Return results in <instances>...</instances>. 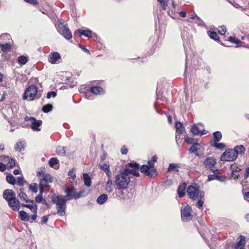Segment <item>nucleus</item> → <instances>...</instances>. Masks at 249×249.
<instances>
[{
    "label": "nucleus",
    "instance_id": "f257e3e1",
    "mask_svg": "<svg viewBox=\"0 0 249 249\" xmlns=\"http://www.w3.org/2000/svg\"><path fill=\"white\" fill-rule=\"evenodd\" d=\"M140 168V165L136 162H130L127 164L124 169L121 171L115 177V185L118 190H124L127 189L130 182V175L139 177V173L138 172Z\"/></svg>",
    "mask_w": 249,
    "mask_h": 249
},
{
    "label": "nucleus",
    "instance_id": "f03ea898",
    "mask_svg": "<svg viewBox=\"0 0 249 249\" xmlns=\"http://www.w3.org/2000/svg\"><path fill=\"white\" fill-rule=\"evenodd\" d=\"M71 199V198H66L65 196H58L53 197L52 201L56 204L57 213L60 216L65 214L66 202Z\"/></svg>",
    "mask_w": 249,
    "mask_h": 249
},
{
    "label": "nucleus",
    "instance_id": "7ed1b4c3",
    "mask_svg": "<svg viewBox=\"0 0 249 249\" xmlns=\"http://www.w3.org/2000/svg\"><path fill=\"white\" fill-rule=\"evenodd\" d=\"M157 158L156 156H154L151 160L148 161L147 165H143L140 168V171L142 173H143L145 175L152 177L156 172V169L154 166V162H156Z\"/></svg>",
    "mask_w": 249,
    "mask_h": 249
},
{
    "label": "nucleus",
    "instance_id": "20e7f679",
    "mask_svg": "<svg viewBox=\"0 0 249 249\" xmlns=\"http://www.w3.org/2000/svg\"><path fill=\"white\" fill-rule=\"evenodd\" d=\"M58 31L59 33L62 34L65 38L70 39L72 37L71 33L69 28L67 27V23L64 20L62 19H59L58 21Z\"/></svg>",
    "mask_w": 249,
    "mask_h": 249
},
{
    "label": "nucleus",
    "instance_id": "39448f33",
    "mask_svg": "<svg viewBox=\"0 0 249 249\" xmlns=\"http://www.w3.org/2000/svg\"><path fill=\"white\" fill-rule=\"evenodd\" d=\"M192 208L186 203L183 204L181 208V216L183 221H188L192 218Z\"/></svg>",
    "mask_w": 249,
    "mask_h": 249
},
{
    "label": "nucleus",
    "instance_id": "423d86ee",
    "mask_svg": "<svg viewBox=\"0 0 249 249\" xmlns=\"http://www.w3.org/2000/svg\"><path fill=\"white\" fill-rule=\"evenodd\" d=\"M37 92V87L33 85L29 86L24 92V99L29 101L33 100L36 97Z\"/></svg>",
    "mask_w": 249,
    "mask_h": 249
},
{
    "label": "nucleus",
    "instance_id": "0eeeda50",
    "mask_svg": "<svg viewBox=\"0 0 249 249\" xmlns=\"http://www.w3.org/2000/svg\"><path fill=\"white\" fill-rule=\"evenodd\" d=\"M236 153L232 149L226 150L221 156V160L222 161H233L236 158Z\"/></svg>",
    "mask_w": 249,
    "mask_h": 249
},
{
    "label": "nucleus",
    "instance_id": "6e6552de",
    "mask_svg": "<svg viewBox=\"0 0 249 249\" xmlns=\"http://www.w3.org/2000/svg\"><path fill=\"white\" fill-rule=\"evenodd\" d=\"M201 191L198 187L192 185L189 186L187 189V195L192 200H196L200 196Z\"/></svg>",
    "mask_w": 249,
    "mask_h": 249
},
{
    "label": "nucleus",
    "instance_id": "1a4fd4ad",
    "mask_svg": "<svg viewBox=\"0 0 249 249\" xmlns=\"http://www.w3.org/2000/svg\"><path fill=\"white\" fill-rule=\"evenodd\" d=\"M64 191L67 194V195L65 196L66 198H71H71L77 199L81 197V193L76 192L75 189L73 187L71 188H67Z\"/></svg>",
    "mask_w": 249,
    "mask_h": 249
},
{
    "label": "nucleus",
    "instance_id": "9d476101",
    "mask_svg": "<svg viewBox=\"0 0 249 249\" xmlns=\"http://www.w3.org/2000/svg\"><path fill=\"white\" fill-rule=\"evenodd\" d=\"M2 38H6L8 40L11 38L10 35L8 34H4L0 36V48L3 52L9 51L11 49V46L9 43H4L1 41Z\"/></svg>",
    "mask_w": 249,
    "mask_h": 249
},
{
    "label": "nucleus",
    "instance_id": "9b49d317",
    "mask_svg": "<svg viewBox=\"0 0 249 249\" xmlns=\"http://www.w3.org/2000/svg\"><path fill=\"white\" fill-rule=\"evenodd\" d=\"M25 120L26 121H30L31 122V128L34 130L36 131H40V129L39 128V127L42 124V121L40 120H38L36 119L34 117H26L25 118Z\"/></svg>",
    "mask_w": 249,
    "mask_h": 249
},
{
    "label": "nucleus",
    "instance_id": "f8f14e48",
    "mask_svg": "<svg viewBox=\"0 0 249 249\" xmlns=\"http://www.w3.org/2000/svg\"><path fill=\"white\" fill-rule=\"evenodd\" d=\"M189 151L191 153H194L196 156H201L203 154V148L198 143H194L189 148Z\"/></svg>",
    "mask_w": 249,
    "mask_h": 249
},
{
    "label": "nucleus",
    "instance_id": "ddd939ff",
    "mask_svg": "<svg viewBox=\"0 0 249 249\" xmlns=\"http://www.w3.org/2000/svg\"><path fill=\"white\" fill-rule=\"evenodd\" d=\"M3 197L7 202L16 197V194L11 189H6L3 192Z\"/></svg>",
    "mask_w": 249,
    "mask_h": 249
},
{
    "label": "nucleus",
    "instance_id": "4468645a",
    "mask_svg": "<svg viewBox=\"0 0 249 249\" xmlns=\"http://www.w3.org/2000/svg\"><path fill=\"white\" fill-rule=\"evenodd\" d=\"M60 58V54L58 52H53L49 54L48 60L50 63L54 64L57 63Z\"/></svg>",
    "mask_w": 249,
    "mask_h": 249
},
{
    "label": "nucleus",
    "instance_id": "2eb2a0df",
    "mask_svg": "<svg viewBox=\"0 0 249 249\" xmlns=\"http://www.w3.org/2000/svg\"><path fill=\"white\" fill-rule=\"evenodd\" d=\"M1 160L4 162L8 161L6 166L7 168H12L15 166V161L13 159L10 158L8 156H2Z\"/></svg>",
    "mask_w": 249,
    "mask_h": 249
},
{
    "label": "nucleus",
    "instance_id": "dca6fc26",
    "mask_svg": "<svg viewBox=\"0 0 249 249\" xmlns=\"http://www.w3.org/2000/svg\"><path fill=\"white\" fill-rule=\"evenodd\" d=\"M204 165L207 168L211 169L216 163V160L213 157H207L204 161Z\"/></svg>",
    "mask_w": 249,
    "mask_h": 249
},
{
    "label": "nucleus",
    "instance_id": "f3484780",
    "mask_svg": "<svg viewBox=\"0 0 249 249\" xmlns=\"http://www.w3.org/2000/svg\"><path fill=\"white\" fill-rule=\"evenodd\" d=\"M8 203L9 206L14 211H18L19 210L20 208L19 202L16 197L12 200H10V201L8 202Z\"/></svg>",
    "mask_w": 249,
    "mask_h": 249
},
{
    "label": "nucleus",
    "instance_id": "a211bd4d",
    "mask_svg": "<svg viewBox=\"0 0 249 249\" xmlns=\"http://www.w3.org/2000/svg\"><path fill=\"white\" fill-rule=\"evenodd\" d=\"M228 40L230 41L231 43H235L237 45V47L242 46L244 47L249 48V45H247L244 42H241L237 38L234 37H229L228 39Z\"/></svg>",
    "mask_w": 249,
    "mask_h": 249
},
{
    "label": "nucleus",
    "instance_id": "6ab92c4d",
    "mask_svg": "<svg viewBox=\"0 0 249 249\" xmlns=\"http://www.w3.org/2000/svg\"><path fill=\"white\" fill-rule=\"evenodd\" d=\"M52 182V178L50 175L45 174L43 176L42 178H40L39 185H46L47 184Z\"/></svg>",
    "mask_w": 249,
    "mask_h": 249
},
{
    "label": "nucleus",
    "instance_id": "aec40b11",
    "mask_svg": "<svg viewBox=\"0 0 249 249\" xmlns=\"http://www.w3.org/2000/svg\"><path fill=\"white\" fill-rule=\"evenodd\" d=\"M237 240H238V241L236 244L235 249H240V248L243 249V247L245 244V237L243 236H240L238 238Z\"/></svg>",
    "mask_w": 249,
    "mask_h": 249
},
{
    "label": "nucleus",
    "instance_id": "412c9836",
    "mask_svg": "<svg viewBox=\"0 0 249 249\" xmlns=\"http://www.w3.org/2000/svg\"><path fill=\"white\" fill-rule=\"evenodd\" d=\"M26 142L25 141H20L18 142L15 146V150L16 151H20L21 150H24L25 148Z\"/></svg>",
    "mask_w": 249,
    "mask_h": 249
},
{
    "label": "nucleus",
    "instance_id": "4be33fe9",
    "mask_svg": "<svg viewBox=\"0 0 249 249\" xmlns=\"http://www.w3.org/2000/svg\"><path fill=\"white\" fill-rule=\"evenodd\" d=\"M90 91L95 95H101L104 93V89L99 87H92L90 88Z\"/></svg>",
    "mask_w": 249,
    "mask_h": 249
},
{
    "label": "nucleus",
    "instance_id": "5701e85b",
    "mask_svg": "<svg viewBox=\"0 0 249 249\" xmlns=\"http://www.w3.org/2000/svg\"><path fill=\"white\" fill-rule=\"evenodd\" d=\"M113 190V184L112 179H107L105 185V190L107 193L112 192Z\"/></svg>",
    "mask_w": 249,
    "mask_h": 249
},
{
    "label": "nucleus",
    "instance_id": "b1692460",
    "mask_svg": "<svg viewBox=\"0 0 249 249\" xmlns=\"http://www.w3.org/2000/svg\"><path fill=\"white\" fill-rule=\"evenodd\" d=\"M191 131L194 135H203L206 133V132H204L203 131L201 132V131L199 129L198 127L195 124L191 126Z\"/></svg>",
    "mask_w": 249,
    "mask_h": 249
},
{
    "label": "nucleus",
    "instance_id": "393cba45",
    "mask_svg": "<svg viewBox=\"0 0 249 249\" xmlns=\"http://www.w3.org/2000/svg\"><path fill=\"white\" fill-rule=\"evenodd\" d=\"M186 184L185 183H183L181 185H179L178 187V196L179 197H182L185 195V190L186 188Z\"/></svg>",
    "mask_w": 249,
    "mask_h": 249
},
{
    "label": "nucleus",
    "instance_id": "a878e982",
    "mask_svg": "<svg viewBox=\"0 0 249 249\" xmlns=\"http://www.w3.org/2000/svg\"><path fill=\"white\" fill-rule=\"evenodd\" d=\"M175 126L176 127L177 135L179 136L183 132L184 127L182 126V124L180 122H176Z\"/></svg>",
    "mask_w": 249,
    "mask_h": 249
},
{
    "label": "nucleus",
    "instance_id": "bb28decb",
    "mask_svg": "<svg viewBox=\"0 0 249 249\" xmlns=\"http://www.w3.org/2000/svg\"><path fill=\"white\" fill-rule=\"evenodd\" d=\"M77 31L80 35H83L87 37H91L92 36L91 31L89 30L79 29Z\"/></svg>",
    "mask_w": 249,
    "mask_h": 249
},
{
    "label": "nucleus",
    "instance_id": "cd10ccee",
    "mask_svg": "<svg viewBox=\"0 0 249 249\" xmlns=\"http://www.w3.org/2000/svg\"><path fill=\"white\" fill-rule=\"evenodd\" d=\"M204 196L205 192L204 191H201L200 193V196H199V200L197 203V206L198 208H201L203 206V204L204 202Z\"/></svg>",
    "mask_w": 249,
    "mask_h": 249
},
{
    "label": "nucleus",
    "instance_id": "c85d7f7f",
    "mask_svg": "<svg viewBox=\"0 0 249 249\" xmlns=\"http://www.w3.org/2000/svg\"><path fill=\"white\" fill-rule=\"evenodd\" d=\"M108 196L106 194L100 195L97 199V202L101 205L104 204L107 199Z\"/></svg>",
    "mask_w": 249,
    "mask_h": 249
},
{
    "label": "nucleus",
    "instance_id": "c756f323",
    "mask_svg": "<svg viewBox=\"0 0 249 249\" xmlns=\"http://www.w3.org/2000/svg\"><path fill=\"white\" fill-rule=\"evenodd\" d=\"M233 150H235V152L236 153V157L239 154H242L244 153L245 149L244 146L242 145L236 146L234 147V149H232Z\"/></svg>",
    "mask_w": 249,
    "mask_h": 249
},
{
    "label": "nucleus",
    "instance_id": "7c9ffc66",
    "mask_svg": "<svg viewBox=\"0 0 249 249\" xmlns=\"http://www.w3.org/2000/svg\"><path fill=\"white\" fill-rule=\"evenodd\" d=\"M18 196L21 200L25 201L26 202H33V200L31 201L29 199H27V196L26 195V194L25 193H24L22 191L21 189H20V192L18 194Z\"/></svg>",
    "mask_w": 249,
    "mask_h": 249
},
{
    "label": "nucleus",
    "instance_id": "2f4dec72",
    "mask_svg": "<svg viewBox=\"0 0 249 249\" xmlns=\"http://www.w3.org/2000/svg\"><path fill=\"white\" fill-rule=\"evenodd\" d=\"M83 180L86 186L89 187L91 185V179L88 174L86 173L83 174Z\"/></svg>",
    "mask_w": 249,
    "mask_h": 249
},
{
    "label": "nucleus",
    "instance_id": "473e14b6",
    "mask_svg": "<svg viewBox=\"0 0 249 249\" xmlns=\"http://www.w3.org/2000/svg\"><path fill=\"white\" fill-rule=\"evenodd\" d=\"M28 61V57L24 55L20 56L18 57V64L21 66L24 65L25 64H26Z\"/></svg>",
    "mask_w": 249,
    "mask_h": 249
},
{
    "label": "nucleus",
    "instance_id": "72a5a7b5",
    "mask_svg": "<svg viewBox=\"0 0 249 249\" xmlns=\"http://www.w3.org/2000/svg\"><path fill=\"white\" fill-rule=\"evenodd\" d=\"M19 216L23 221H28L29 219L28 213L23 211H20L19 212Z\"/></svg>",
    "mask_w": 249,
    "mask_h": 249
},
{
    "label": "nucleus",
    "instance_id": "f704fd0d",
    "mask_svg": "<svg viewBox=\"0 0 249 249\" xmlns=\"http://www.w3.org/2000/svg\"><path fill=\"white\" fill-rule=\"evenodd\" d=\"M178 166L177 164L170 163L168 168V171L171 172L172 171H175L176 172H178Z\"/></svg>",
    "mask_w": 249,
    "mask_h": 249
},
{
    "label": "nucleus",
    "instance_id": "c9c22d12",
    "mask_svg": "<svg viewBox=\"0 0 249 249\" xmlns=\"http://www.w3.org/2000/svg\"><path fill=\"white\" fill-rule=\"evenodd\" d=\"M6 180L7 181L11 184H14L15 183V178L11 174H9L6 176Z\"/></svg>",
    "mask_w": 249,
    "mask_h": 249
},
{
    "label": "nucleus",
    "instance_id": "e433bc0d",
    "mask_svg": "<svg viewBox=\"0 0 249 249\" xmlns=\"http://www.w3.org/2000/svg\"><path fill=\"white\" fill-rule=\"evenodd\" d=\"M53 106L51 104H47L43 106L42 111L44 112L48 113L52 111Z\"/></svg>",
    "mask_w": 249,
    "mask_h": 249
},
{
    "label": "nucleus",
    "instance_id": "4c0bfd02",
    "mask_svg": "<svg viewBox=\"0 0 249 249\" xmlns=\"http://www.w3.org/2000/svg\"><path fill=\"white\" fill-rule=\"evenodd\" d=\"M213 137L214 138V142H219L222 138V134L221 132L217 131L213 133Z\"/></svg>",
    "mask_w": 249,
    "mask_h": 249
},
{
    "label": "nucleus",
    "instance_id": "58836bf2",
    "mask_svg": "<svg viewBox=\"0 0 249 249\" xmlns=\"http://www.w3.org/2000/svg\"><path fill=\"white\" fill-rule=\"evenodd\" d=\"M59 163V160L55 158H52L49 160V164L51 167Z\"/></svg>",
    "mask_w": 249,
    "mask_h": 249
},
{
    "label": "nucleus",
    "instance_id": "ea45409f",
    "mask_svg": "<svg viewBox=\"0 0 249 249\" xmlns=\"http://www.w3.org/2000/svg\"><path fill=\"white\" fill-rule=\"evenodd\" d=\"M46 170L44 167H41L38 169L37 175L38 177H42L45 175Z\"/></svg>",
    "mask_w": 249,
    "mask_h": 249
},
{
    "label": "nucleus",
    "instance_id": "a19ab883",
    "mask_svg": "<svg viewBox=\"0 0 249 249\" xmlns=\"http://www.w3.org/2000/svg\"><path fill=\"white\" fill-rule=\"evenodd\" d=\"M56 152L58 155H63L65 154V150L64 147L58 146L57 147Z\"/></svg>",
    "mask_w": 249,
    "mask_h": 249
},
{
    "label": "nucleus",
    "instance_id": "79ce46f5",
    "mask_svg": "<svg viewBox=\"0 0 249 249\" xmlns=\"http://www.w3.org/2000/svg\"><path fill=\"white\" fill-rule=\"evenodd\" d=\"M157 1L160 3L163 10H165L168 4V0H157Z\"/></svg>",
    "mask_w": 249,
    "mask_h": 249
},
{
    "label": "nucleus",
    "instance_id": "37998d69",
    "mask_svg": "<svg viewBox=\"0 0 249 249\" xmlns=\"http://www.w3.org/2000/svg\"><path fill=\"white\" fill-rule=\"evenodd\" d=\"M109 163L108 162L106 161L104 162L103 164L100 165V168L106 171L108 169H109Z\"/></svg>",
    "mask_w": 249,
    "mask_h": 249
},
{
    "label": "nucleus",
    "instance_id": "c03bdc74",
    "mask_svg": "<svg viewBox=\"0 0 249 249\" xmlns=\"http://www.w3.org/2000/svg\"><path fill=\"white\" fill-rule=\"evenodd\" d=\"M208 35L210 38L215 40H216L219 38L217 33L215 32H209Z\"/></svg>",
    "mask_w": 249,
    "mask_h": 249
},
{
    "label": "nucleus",
    "instance_id": "a18cd8bd",
    "mask_svg": "<svg viewBox=\"0 0 249 249\" xmlns=\"http://www.w3.org/2000/svg\"><path fill=\"white\" fill-rule=\"evenodd\" d=\"M212 145L216 147L217 149H223L225 147V145L223 143H217L216 142H214L212 144Z\"/></svg>",
    "mask_w": 249,
    "mask_h": 249
},
{
    "label": "nucleus",
    "instance_id": "49530a36",
    "mask_svg": "<svg viewBox=\"0 0 249 249\" xmlns=\"http://www.w3.org/2000/svg\"><path fill=\"white\" fill-rule=\"evenodd\" d=\"M29 189L34 193H36L37 192V184L32 183L29 186Z\"/></svg>",
    "mask_w": 249,
    "mask_h": 249
},
{
    "label": "nucleus",
    "instance_id": "de8ad7c7",
    "mask_svg": "<svg viewBox=\"0 0 249 249\" xmlns=\"http://www.w3.org/2000/svg\"><path fill=\"white\" fill-rule=\"evenodd\" d=\"M185 141L190 144H194V143H196L197 140L192 138L187 137L185 138Z\"/></svg>",
    "mask_w": 249,
    "mask_h": 249
},
{
    "label": "nucleus",
    "instance_id": "09e8293b",
    "mask_svg": "<svg viewBox=\"0 0 249 249\" xmlns=\"http://www.w3.org/2000/svg\"><path fill=\"white\" fill-rule=\"evenodd\" d=\"M226 32V27L224 25L219 27L218 32L221 35H224Z\"/></svg>",
    "mask_w": 249,
    "mask_h": 249
},
{
    "label": "nucleus",
    "instance_id": "8fccbe9b",
    "mask_svg": "<svg viewBox=\"0 0 249 249\" xmlns=\"http://www.w3.org/2000/svg\"><path fill=\"white\" fill-rule=\"evenodd\" d=\"M29 209L32 212L36 213L37 211V207L35 203L31 205Z\"/></svg>",
    "mask_w": 249,
    "mask_h": 249
},
{
    "label": "nucleus",
    "instance_id": "3c124183",
    "mask_svg": "<svg viewBox=\"0 0 249 249\" xmlns=\"http://www.w3.org/2000/svg\"><path fill=\"white\" fill-rule=\"evenodd\" d=\"M24 183L23 178L22 177H18L17 178V184L19 186H23Z\"/></svg>",
    "mask_w": 249,
    "mask_h": 249
},
{
    "label": "nucleus",
    "instance_id": "603ef678",
    "mask_svg": "<svg viewBox=\"0 0 249 249\" xmlns=\"http://www.w3.org/2000/svg\"><path fill=\"white\" fill-rule=\"evenodd\" d=\"M231 175V177L235 179V178H237L238 177V176H239V171L237 170H233V171H232Z\"/></svg>",
    "mask_w": 249,
    "mask_h": 249
},
{
    "label": "nucleus",
    "instance_id": "864d4df0",
    "mask_svg": "<svg viewBox=\"0 0 249 249\" xmlns=\"http://www.w3.org/2000/svg\"><path fill=\"white\" fill-rule=\"evenodd\" d=\"M68 175L71 177L72 181L76 178V175L73 173L72 170H70L68 173Z\"/></svg>",
    "mask_w": 249,
    "mask_h": 249
},
{
    "label": "nucleus",
    "instance_id": "5fc2aeb1",
    "mask_svg": "<svg viewBox=\"0 0 249 249\" xmlns=\"http://www.w3.org/2000/svg\"><path fill=\"white\" fill-rule=\"evenodd\" d=\"M56 95V93L55 91L49 92L47 93V98L50 99L51 97H55Z\"/></svg>",
    "mask_w": 249,
    "mask_h": 249
},
{
    "label": "nucleus",
    "instance_id": "6e6d98bb",
    "mask_svg": "<svg viewBox=\"0 0 249 249\" xmlns=\"http://www.w3.org/2000/svg\"><path fill=\"white\" fill-rule=\"evenodd\" d=\"M36 201L37 203H40L42 199H43V197H42V196L41 195V194H39L38 196H37L36 197Z\"/></svg>",
    "mask_w": 249,
    "mask_h": 249
},
{
    "label": "nucleus",
    "instance_id": "4d7b16f0",
    "mask_svg": "<svg viewBox=\"0 0 249 249\" xmlns=\"http://www.w3.org/2000/svg\"><path fill=\"white\" fill-rule=\"evenodd\" d=\"M216 175H210L208 176V179H207V180L208 181H211V180H216Z\"/></svg>",
    "mask_w": 249,
    "mask_h": 249
},
{
    "label": "nucleus",
    "instance_id": "13d9d810",
    "mask_svg": "<svg viewBox=\"0 0 249 249\" xmlns=\"http://www.w3.org/2000/svg\"><path fill=\"white\" fill-rule=\"evenodd\" d=\"M226 177H223L219 175H216V180H217L220 182H223L225 180Z\"/></svg>",
    "mask_w": 249,
    "mask_h": 249
},
{
    "label": "nucleus",
    "instance_id": "bf43d9fd",
    "mask_svg": "<svg viewBox=\"0 0 249 249\" xmlns=\"http://www.w3.org/2000/svg\"><path fill=\"white\" fill-rule=\"evenodd\" d=\"M6 168V165L0 162V171H4Z\"/></svg>",
    "mask_w": 249,
    "mask_h": 249
},
{
    "label": "nucleus",
    "instance_id": "052dcab7",
    "mask_svg": "<svg viewBox=\"0 0 249 249\" xmlns=\"http://www.w3.org/2000/svg\"><path fill=\"white\" fill-rule=\"evenodd\" d=\"M48 220V215H45L43 216L41 220V222L42 224H45L47 223Z\"/></svg>",
    "mask_w": 249,
    "mask_h": 249
},
{
    "label": "nucleus",
    "instance_id": "680f3d73",
    "mask_svg": "<svg viewBox=\"0 0 249 249\" xmlns=\"http://www.w3.org/2000/svg\"><path fill=\"white\" fill-rule=\"evenodd\" d=\"M106 173V174L108 177V179H111V171L108 169L107 171H105Z\"/></svg>",
    "mask_w": 249,
    "mask_h": 249
},
{
    "label": "nucleus",
    "instance_id": "e2e57ef3",
    "mask_svg": "<svg viewBox=\"0 0 249 249\" xmlns=\"http://www.w3.org/2000/svg\"><path fill=\"white\" fill-rule=\"evenodd\" d=\"M79 47L83 49L86 53H89V51L86 49L84 46L80 45Z\"/></svg>",
    "mask_w": 249,
    "mask_h": 249
},
{
    "label": "nucleus",
    "instance_id": "0e129e2a",
    "mask_svg": "<svg viewBox=\"0 0 249 249\" xmlns=\"http://www.w3.org/2000/svg\"><path fill=\"white\" fill-rule=\"evenodd\" d=\"M26 2H27L28 3L36 4V0H24Z\"/></svg>",
    "mask_w": 249,
    "mask_h": 249
},
{
    "label": "nucleus",
    "instance_id": "69168bd1",
    "mask_svg": "<svg viewBox=\"0 0 249 249\" xmlns=\"http://www.w3.org/2000/svg\"><path fill=\"white\" fill-rule=\"evenodd\" d=\"M245 172V177L247 178L249 176V167L246 168Z\"/></svg>",
    "mask_w": 249,
    "mask_h": 249
},
{
    "label": "nucleus",
    "instance_id": "338daca9",
    "mask_svg": "<svg viewBox=\"0 0 249 249\" xmlns=\"http://www.w3.org/2000/svg\"><path fill=\"white\" fill-rule=\"evenodd\" d=\"M121 152L123 154H126L127 153V149L123 147L121 149Z\"/></svg>",
    "mask_w": 249,
    "mask_h": 249
},
{
    "label": "nucleus",
    "instance_id": "774afa93",
    "mask_svg": "<svg viewBox=\"0 0 249 249\" xmlns=\"http://www.w3.org/2000/svg\"><path fill=\"white\" fill-rule=\"evenodd\" d=\"M179 15L182 17H185L186 16V14L185 12L181 11L179 13Z\"/></svg>",
    "mask_w": 249,
    "mask_h": 249
}]
</instances>
